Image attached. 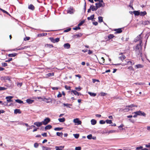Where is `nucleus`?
<instances>
[{
	"instance_id": "obj_1",
	"label": "nucleus",
	"mask_w": 150,
	"mask_h": 150,
	"mask_svg": "<svg viewBox=\"0 0 150 150\" xmlns=\"http://www.w3.org/2000/svg\"><path fill=\"white\" fill-rule=\"evenodd\" d=\"M140 38L141 35H139V36L137 37L134 40V41L135 42L139 40V44L137 45L136 47V49H137L138 50H139L141 47V41H140Z\"/></svg>"
},
{
	"instance_id": "obj_2",
	"label": "nucleus",
	"mask_w": 150,
	"mask_h": 150,
	"mask_svg": "<svg viewBox=\"0 0 150 150\" xmlns=\"http://www.w3.org/2000/svg\"><path fill=\"white\" fill-rule=\"evenodd\" d=\"M50 121V119L48 117L46 118L42 122V124L46 125Z\"/></svg>"
},
{
	"instance_id": "obj_3",
	"label": "nucleus",
	"mask_w": 150,
	"mask_h": 150,
	"mask_svg": "<svg viewBox=\"0 0 150 150\" xmlns=\"http://www.w3.org/2000/svg\"><path fill=\"white\" fill-rule=\"evenodd\" d=\"M49 39L50 41L53 43L58 42L59 40V38H57L55 39H54L53 38H50Z\"/></svg>"
},
{
	"instance_id": "obj_4",
	"label": "nucleus",
	"mask_w": 150,
	"mask_h": 150,
	"mask_svg": "<svg viewBox=\"0 0 150 150\" xmlns=\"http://www.w3.org/2000/svg\"><path fill=\"white\" fill-rule=\"evenodd\" d=\"M73 122L74 123H76V125H80L81 123V121L79 120L78 118L74 119L73 120Z\"/></svg>"
},
{
	"instance_id": "obj_5",
	"label": "nucleus",
	"mask_w": 150,
	"mask_h": 150,
	"mask_svg": "<svg viewBox=\"0 0 150 150\" xmlns=\"http://www.w3.org/2000/svg\"><path fill=\"white\" fill-rule=\"evenodd\" d=\"M132 113H134V115L133 116V117H137L138 115H141V111L139 110V111L134 112Z\"/></svg>"
},
{
	"instance_id": "obj_6",
	"label": "nucleus",
	"mask_w": 150,
	"mask_h": 150,
	"mask_svg": "<svg viewBox=\"0 0 150 150\" xmlns=\"http://www.w3.org/2000/svg\"><path fill=\"white\" fill-rule=\"evenodd\" d=\"M13 97L12 96H6V99L7 101L8 102H12L13 100H11Z\"/></svg>"
},
{
	"instance_id": "obj_7",
	"label": "nucleus",
	"mask_w": 150,
	"mask_h": 150,
	"mask_svg": "<svg viewBox=\"0 0 150 150\" xmlns=\"http://www.w3.org/2000/svg\"><path fill=\"white\" fill-rule=\"evenodd\" d=\"M128 107L130 108V110H132L135 109V107H137V106L134 104H132L128 106Z\"/></svg>"
},
{
	"instance_id": "obj_8",
	"label": "nucleus",
	"mask_w": 150,
	"mask_h": 150,
	"mask_svg": "<svg viewBox=\"0 0 150 150\" xmlns=\"http://www.w3.org/2000/svg\"><path fill=\"white\" fill-rule=\"evenodd\" d=\"M34 124L38 127H39L42 125V122H35L34 123Z\"/></svg>"
},
{
	"instance_id": "obj_9",
	"label": "nucleus",
	"mask_w": 150,
	"mask_h": 150,
	"mask_svg": "<svg viewBox=\"0 0 150 150\" xmlns=\"http://www.w3.org/2000/svg\"><path fill=\"white\" fill-rule=\"evenodd\" d=\"M95 5L97 9L103 6V4L100 2L96 3Z\"/></svg>"
},
{
	"instance_id": "obj_10",
	"label": "nucleus",
	"mask_w": 150,
	"mask_h": 150,
	"mask_svg": "<svg viewBox=\"0 0 150 150\" xmlns=\"http://www.w3.org/2000/svg\"><path fill=\"white\" fill-rule=\"evenodd\" d=\"M114 31H116L115 33H120L122 31L121 28L116 29L114 30Z\"/></svg>"
},
{
	"instance_id": "obj_11",
	"label": "nucleus",
	"mask_w": 150,
	"mask_h": 150,
	"mask_svg": "<svg viewBox=\"0 0 150 150\" xmlns=\"http://www.w3.org/2000/svg\"><path fill=\"white\" fill-rule=\"evenodd\" d=\"M90 8L91 9V10H92V11H96L97 9L96 6L95 7L93 5H91L90 6Z\"/></svg>"
},
{
	"instance_id": "obj_12",
	"label": "nucleus",
	"mask_w": 150,
	"mask_h": 150,
	"mask_svg": "<svg viewBox=\"0 0 150 150\" xmlns=\"http://www.w3.org/2000/svg\"><path fill=\"white\" fill-rule=\"evenodd\" d=\"M64 146H56L55 147L56 150H62L64 148Z\"/></svg>"
},
{
	"instance_id": "obj_13",
	"label": "nucleus",
	"mask_w": 150,
	"mask_h": 150,
	"mask_svg": "<svg viewBox=\"0 0 150 150\" xmlns=\"http://www.w3.org/2000/svg\"><path fill=\"white\" fill-rule=\"evenodd\" d=\"M21 112V111L19 109H16L14 110V113L15 114H17V113L20 114Z\"/></svg>"
},
{
	"instance_id": "obj_14",
	"label": "nucleus",
	"mask_w": 150,
	"mask_h": 150,
	"mask_svg": "<svg viewBox=\"0 0 150 150\" xmlns=\"http://www.w3.org/2000/svg\"><path fill=\"white\" fill-rule=\"evenodd\" d=\"M64 47L66 48L69 49L70 47V45L69 43H66L64 45Z\"/></svg>"
},
{
	"instance_id": "obj_15",
	"label": "nucleus",
	"mask_w": 150,
	"mask_h": 150,
	"mask_svg": "<svg viewBox=\"0 0 150 150\" xmlns=\"http://www.w3.org/2000/svg\"><path fill=\"white\" fill-rule=\"evenodd\" d=\"M26 102L29 104H32L34 100L30 99H27L26 100Z\"/></svg>"
},
{
	"instance_id": "obj_16",
	"label": "nucleus",
	"mask_w": 150,
	"mask_h": 150,
	"mask_svg": "<svg viewBox=\"0 0 150 150\" xmlns=\"http://www.w3.org/2000/svg\"><path fill=\"white\" fill-rule=\"evenodd\" d=\"M71 92L73 93L75 95H77L78 96H79V93L76 90H72L71 91Z\"/></svg>"
},
{
	"instance_id": "obj_17",
	"label": "nucleus",
	"mask_w": 150,
	"mask_h": 150,
	"mask_svg": "<svg viewBox=\"0 0 150 150\" xmlns=\"http://www.w3.org/2000/svg\"><path fill=\"white\" fill-rule=\"evenodd\" d=\"M52 127V126L51 125H48L46 126L45 127V130H46L47 129H50Z\"/></svg>"
},
{
	"instance_id": "obj_18",
	"label": "nucleus",
	"mask_w": 150,
	"mask_h": 150,
	"mask_svg": "<svg viewBox=\"0 0 150 150\" xmlns=\"http://www.w3.org/2000/svg\"><path fill=\"white\" fill-rule=\"evenodd\" d=\"M123 110L125 112H127L129 110H130V108H129L128 107V106H126V108L123 109Z\"/></svg>"
},
{
	"instance_id": "obj_19",
	"label": "nucleus",
	"mask_w": 150,
	"mask_h": 150,
	"mask_svg": "<svg viewBox=\"0 0 150 150\" xmlns=\"http://www.w3.org/2000/svg\"><path fill=\"white\" fill-rule=\"evenodd\" d=\"M134 63L133 61H129L127 62V65H133L134 64Z\"/></svg>"
},
{
	"instance_id": "obj_20",
	"label": "nucleus",
	"mask_w": 150,
	"mask_h": 150,
	"mask_svg": "<svg viewBox=\"0 0 150 150\" xmlns=\"http://www.w3.org/2000/svg\"><path fill=\"white\" fill-rule=\"evenodd\" d=\"M47 35V33H42L39 34L38 35V37H41L43 36H45Z\"/></svg>"
},
{
	"instance_id": "obj_21",
	"label": "nucleus",
	"mask_w": 150,
	"mask_h": 150,
	"mask_svg": "<svg viewBox=\"0 0 150 150\" xmlns=\"http://www.w3.org/2000/svg\"><path fill=\"white\" fill-rule=\"evenodd\" d=\"M28 8L29 9H31L32 10L34 9V7L32 4H30L28 6Z\"/></svg>"
},
{
	"instance_id": "obj_22",
	"label": "nucleus",
	"mask_w": 150,
	"mask_h": 150,
	"mask_svg": "<svg viewBox=\"0 0 150 150\" xmlns=\"http://www.w3.org/2000/svg\"><path fill=\"white\" fill-rule=\"evenodd\" d=\"M91 124L92 125H95L97 122L94 119H92L91 120Z\"/></svg>"
},
{
	"instance_id": "obj_23",
	"label": "nucleus",
	"mask_w": 150,
	"mask_h": 150,
	"mask_svg": "<svg viewBox=\"0 0 150 150\" xmlns=\"http://www.w3.org/2000/svg\"><path fill=\"white\" fill-rule=\"evenodd\" d=\"M94 15H93L91 16L90 17H88L87 18V19L88 20H93V19L94 18Z\"/></svg>"
},
{
	"instance_id": "obj_24",
	"label": "nucleus",
	"mask_w": 150,
	"mask_h": 150,
	"mask_svg": "<svg viewBox=\"0 0 150 150\" xmlns=\"http://www.w3.org/2000/svg\"><path fill=\"white\" fill-rule=\"evenodd\" d=\"M45 46L46 47H49L50 48L53 47V45H52V44H46L45 45Z\"/></svg>"
},
{
	"instance_id": "obj_25",
	"label": "nucleus",
	"mask_w": 150,
	"mask_h": 150,
	"mask_svg": "<svg viewBox=\"0 0 150 150\" xmlns=\"http://www.w3.org/2000/svg\"><path fill=\"white\" fill-rule=\"evenodd\" d=\"M17 55V54L16 53H13V54H9L8 55V56L9 57H14L16 56Z\"/></svg>"
},
{
	"instance_id": "obj_26",
	"label": "nucleus",
	"mask_w": 150,
	"mask_h": 150,
	"mask_svg": "<svg viewBox=\"0 0 150 150\" xmlns=\"http://www.w3.org/2000/svg\"><path fill=\"white\" fill-rule=\"evenodd\" d=\"M88 93L91 96L94 97L96 96V94L95 93H91V92H88Z\"/></svg>"
},
{
	"instance_id": "obj_27",
	"label": "nucleus",
	"mask_w": 150,
	"mask_h": 150,
	"mask_svg": "<svg viewBox=\"0 0 150 150\" xmlns=\"http://www.w3.org/2000/svg\"><path fill=\"white\" fill-rule=\"evenodd\" d=\"M98 21L99 23H101L103 21V18L101 16L98 17Z\"/></svg>"
},
{
	"instance_id": "obj_28",
	"label": "nucleus",
	"mask_w": 150,
	"mask_h": 150,
	"mask_svg": "<svg viewBox=\"0 0 150 150\" xmlns=\"http://www.w3.org/2000/svg\"><path fill=\"white\" fill-rule=\"evenodd\" d=\"M15 101L16 102L18 103H23V101L21 100H20L19 99H16V100H15Z\"/></svg>"
},
{
	"instance_id": "obj_29",
	"label": "nucleus",
	"mask_w": 150,
	"mask_h": 150,
	"mask_svg": "<svg viewBox=\"0 0 150 150\" xmlns=\"http://www.w3.org/2000/svg\"><path fill=\"white\" fill-rule=\"evenodd\" d=\"M120 60L122 61H123L125 58V56L124 55H122L119 57Z\"/></svg>"
},
{
	"instance_id": "obj_30",
	"label": "nucleus",
	"mask_w": 150,
	"mask_h": 150,
	"mask_svg": "<svg viewBox=\"0 0 150 150\" xmlns=\"http://www.w3.org/2000/svg\"><path fill=\"white\" fill-rule=\"evenodd\" d=\"M58 120L60 122H63L65 121V119L64 118H59L58 119Z\"/></svg>"
},
{
	"instance_id": "obj_31",
	"label": "nucleus",
	"mask_w": 150,
	"mask_h": 150,
	"mask_svg": "<svg viewBox=\"0 0 150 150\" xmlns=\"http://www.w3.org/2000/svg\"><path fill=\"white\" fill-rule=\"evenodd\" d=\"M133 13L135 16H138L140 14L139 12L137 11H133Z\"/></svg>"
},
{
	"instance_id": "obj_32",
	"label": "nucleus",
	"mask_w": 150,
	"mask_h": 150,
	"mask_svg": "<svg viewBox=\"0 0 150 150\" xmlns=\"http://www.w3.org/2000/svg\"><path fill=\"white\" fill-rule=\"evenodd\" d=\"M56 134L57 136H60L61 137H62L63 135V134L62 132H57Z\"/></svg>"
},
{
	"instance_id": "obj_33",
	"label": "nucleus",
	"mask_w": 150,
	"mask_h": 150,
	"mask_svg": "<svg viewBox=\"0 0 150 150\" xmlns=\"http://www.w3.org/2000/svg\"><path fill=\"white\" fill-rule=\"evenodd\" d=\"M26 48V47L25 46L23 47H22L19 48H16V49H15L14 50H22L25 49Z\"/></svg>"
},
{
	"instance_id": "obj_34",
	"label": "nucleus",
	"mask_w": 150,
	"mask_h": 150,
	"mask_svg": "<svg viewBox=\"0 0 150 150\" xmlns=\"http://www.w3.org/2000/svg\"><path fill=\"white\" fill-rule=\"evenodd\" d=\"M82 35V34L81 33H79L78 34H76L74 36L76 38L81 37Z\"/></svg>"
},
{
	"instance_id": "obj_35",
	"label": "nucleus",
	"mask_w": 150,
	"mask_h": 150,
	"mask_svg": "<svg viewBox=\"0 0 150 150\" xmlns=\"http://www.w3.org/2000/svg\"><path fill=\"white\" fill-rule=\"evenodd\" d=\"M54 75V73H49L46 75L47 77H50V76H53Z\"/></svg>"
},
{
	"instance_id": "obj_36",
	"label": "nucleus",
	"mask_w": 150,
	"mask_h": 150,
	"mask_svg": "<svg viewBox=\"0 0 150 150\" xmlns=\"http://www.w3.org/2000/svg\"><path fill=\"white\" fill-rule=\"evenodd\" d=\"M114 37V36L112 34H110L108 36V38L109 39L112 38Z\"/></svg>"
},
{
	"instance_id": "obj_37",
	"label": "nucleus",
	"mask_w": 150,
	"mask_h": 150,
	"mask_svg": "<svg viewBox=\"0 0 150 150\" xmlns=\"http://www.w3.org/2000/svg\"><path fill=\"white\" fill-rule=\"evenodd\" d=\"M73 9L69 10L68 11L67 13L70 14H72L73 13Z\"/></svg>"
},
{
	"instance_id": "obj_38",
	"label": "nucleus",
	"mask_w": 150,
	"mask_h": 150,
	"mask_svg": "<svg viewBox=\"0 0 150 150\" xmlns=\"http://www.w3.org/2000/svg\"><path fill=\"white\" fill-rule=\"evenodd\" d=\"M63 129L62 128H60V127H57L55 128L54 129V130L55 131H59Z\"/></svg>"
},
{
	"instance_id": "obj_39",
	"label": "nucleus",
	"mask_w": 150,
	"mask_h": 150,
	"mask_svg": "<svg viewBox=\"0 0 150 150\" xmlns=\"http://www.w3.org/2000/svg\"><path fill=\"white\" fill-rule=\"evenodd\" d=\"M147 14L146 12L145 11L141 12V16H144Z\"/></svg>"
},
{
	"instance_id": "obj_40",
	"label": "nucleus",
	"mask_w": 150,
	"mask_h": 150,
	"mask_svg": "<svg viewBox=\"0 0 150 150\" xmlns=\"http://www.w3.org/2000/svg\"><path fill=\"white\" fill-rule=\"evenodd\" d=\"M73 135L74 137L76 139H78L79 136V134H74Z\"/></svg>"
},
{
	"instance_id": "obj_41",
	"label": "nucleus",
	"mask_w": 150,
	"mask_h": 150,
	"mask_svg": "<svg viewBox=\"0 0 150 150\" xmlns=\"http://www.w3.org/2000/svg\"><path fill=\"white\" fill-rule=\"evenodd\" d=\"M106 122L107 124H111L112 123V122L111 120H106Z\"/></svg>"
},
{
	"instance_id": "obj_42",
	"label": "nucleus",
	"mask_w": 150,
	"mask_h": 150,
	"mask_svg": "<svg viewBox=\"0 0 150 150\" xmlns=\"http://www.w3.org/2000/svg\"><path fill=\"white\" fill-rule=\"evenodd\" d=\"M75 89L77 91H80L81 90V88L79 86L78 87H76Z\"/></svg>"
},
{
	"instance_id": "obj_43",
	"label": "nucleus",
	"mask_w": 150,
	"mask_h": 150,
	"mask_svg": "<svg viewBox=\"0 0 150 150\" xmlns=\"http://www.w3.org/2000/svg\"><path fill=\"white\" fill-rule=\"evenodd\" d=\"M107 94V93H104L103 92H101L100 93V95L102 96H106Z\"/></svg>"
},
{
	"instance_id": "obj_44",
	"label": "nucleus",
	"mask_w": 150,
	"mask_h": 150,
	"mask_svg": "<svg viewBox=\"0 0 150 150\" xmlns=\"http://www.w3.org/2000/svg\"><path fill=\"white\" fill-rule=\"evenodd\" d=\"M87 138L89 139H92V135L91 134H90L87 136Z\"/></svg>"
},
{
	"instance_id": "obj_45",
	"label": "nucleus",
	"mask_w": 150,
	"mask_h": 150,
	"mask_svg": "<svg viewBox=\"0 0 150 150\" xmlns=\"http://www.w3.org/2000/svg\"><path fill=\"white\" fill-rule=\"evenodd\" d=\"M65 88L67 90H70L71 89V87L69 86H65Z\"/></svg>"
},
{
	"instance_id": "obj_46",
	"label": "nucleus",
	"mask_w": 150,
	"mask_h": 150,
	"mask_svg": "<svg viewBox=\"0 0 150 150\" xmlns=\"http://www.w3.org/2000/svg\"><path fill=\"white\" fill-rule=\"evenodd\" d=\"M34 147L35 148H38V144L37 143H35L34 144Z\"/></svg>"
},
{
	"instance_id": "obj_47",
	"label": "nucleus",
	"mask_w": 150,
	"mask_h": 150,
	"mask_svg": "<svg viewBox=\"0 0 150 150\" xmlns=\"http://www.w3.org/2000/svg\"><path fill=\"white\" fill-rule=\"evenodd\" d=\"M99 123L100 124H103L105 123V122L103 120H101L100 121Z\"/></svg>"
},
{
	"instance_id": "obj_48",
	"label": "nucleus",
	"mask_w": 150,
	"mask_h": 150,
	"mask_svg": "<svg viewBox=\"0 0 150 150\" xmlns=\"http://www.w3.org/2000/svg\"><path fill=\"white\" fill-rule=\"evenodd\" d=\"M84 23V21H82L78 25L79 26L83 24Z\"/></svg>"
},
{
	"instance_id": "obj_49",
	"label": "nucleus",
	"mask_w": 150,
	"mask_h": 150,
	"mask_svg": "<svg viewBox=\"0 0 150 150\" xmlns=\"http://www.w3.org/2000/svg\"><path fill=\"white\" fill-rule=\"evenodd\" d=\"M135 67L136 68H138L141 67V64H139L135 66Z\"/></svg>"
},
{
	"instance_id": "obj_50",
	"label": "nucleus",
	"mask_w": 150,
	"mask_h": 150,
	"mask_svg": "<svg viewBox=\"0 0 150 150\" xmlns=\"http://www.w3.org/2000/svg\"><path fill=\"white\" fill-rule=\"evenodd\" d=\"M129 6L132 8L134 10V8L132 6V2H131L130 3L129 5Z\"/></svg>"
},
{
	"instance_id": "obj_51",
	"label": "nucleus",
	"mask_w": 150,
	"mask_h": 150,
	"mask_svg": "<svg viewBox=\"0 0 150 150\" xmlns=\"http://www.w3.org/2000/svg\"><path fill=\"white\" fill-rule=\"evenodd\" d=\"M149 23V21H145L142 23V24L144 25H146L148 24Z\"/></svg>"
},
{
	"instance_id": "obj_52",
	"label": "nucleus",
	"mask_w": 150,
	"mask_h": 150,
	"mask_svg": "<svg viewBox=\"0 0 150 150\" xmlns=\"http://www.w3.org/2000/svg\"><path fill=\"white\" fill-rule=\"evenodd\" d=\"M81 147L80 146H78L76 147L75 149V150H81Z\"/></svg>"
},
{
	"instance_id": "obj_53",
	"label": "nucleus",
	"mask_w": 150,
	"mask_h": 150,
	"mask_svg": "<svg viewBox=\"0 0 150 150\" xmlns=\"http://www.w3.org/2000/svg\"><path fill=\"white\" fill-rule=\"evenodd\" d=\"M6 88L4 87H0V91H2L6 89Z\"/></svg>"
},
{
	"instance_id": "obj_54",
	"label": "nucleus",
	"mask_w": 150,
	"mask_h": 150,
	"mask_svg": "<svg viewBox=\"0 0 150 150\" xmlns=\"http://www.w3.org/2000/svg\"><path fill=\"white\" fill-rule=\"evenodd\" d=\"M73 30H79V29H80V28L78 26V27H76V28H73Z\"/></svg>"
},
{
	"instance_id": "obj_55",
	"label": "nucleus",
	"mask_w": 150,
	"mask_h": 150,
	"mask_svg": "<svg viewBox=\"0 0 150 150\" xmlns=\"http://www.w3.org/2000/svg\"><path fill=\"white\" fill-rule=\"evenodd\" d=\"M116 132V131L115 130H110L109 132V133H115Z\"/></svg>"
},
{
	"instance_id": "obj_56",
	"label": "nucleus",
	"mask_w": 150,
	"mask_h": 150,
	"mask_svg": "<svg viewBox=\"0 0 150 150\" xmlns=\"http://www.w3.org/2000/svg\"><path fill=\"white\" fill-rule=\"evenodd\" d=\"M2 65L4 67H6L7 65V64L6 63H2Z\"/></svg>"
},
{
	"instance_id": "obj_57",
	"label": "nucleus",
	"mask_w": 150,
	"mask_h": 150,
	"mask_svg": "<svg viewBox=\"0 0 150 150\" xmlns=\"http://www.w3.org/2000/svg\"><path fill=\"white\" fill-rule=\"evenodd\" d=\"M71 30V28H69L66 30H64V31L65 32H67Z\"/></svg>"
},
{
	"instance_id": "obj_58",
	"label": "nucleus",
	"mask_w": 150,
	"mask_h": 150,
	"mask_svg": "<svg viewBox=\"0 0 150 150\" xmlns=\"http://www.w3.org/2000/svg\"><path fill=\"white\" fill-rule=\"evenodd\" d=\"M30 38L29 37H26L24 39V40L25 41L28 40H29Z\"/></svg>"
},
{
	"instance_id": "obj_59",
	"label": "nucleus",
	"mask_w": 150,
	"mask_h": 150,
	"mask_svg": "<svg viewBox=\"0 0 150 150\" xmlns=\"http://www.w3.org/2000/svg\"><path fill=\"white\" fill-rule=\"evenodd\" d=\"M52 89L53 90H58V88L57 87H52Z\"/></svg>"
},
{
	"instance_id": "obj_60",
	"label": "nucleus",
	"mask_w": 150,
	"mask_h": 150,
	"mask_svg": "<svg viewBox=\"0 0 150 150\" xmlns=\"http://www.w3.org/2000/svg\"><path fill=\"white\" fill-rule=\"evenodd\" d=\"M22 83H18L17 84V86H18L21 87L22 86Z\"/></svg>"
},
{
	"instance_id": "obj_61",
	"label": "nucleus",
	"mask_w": 150,
	"mask_h": 150,
	"mask_svg": "<svg viewBox=\"0 0 150 150\" xmlns=\"http://www.w3.org/2000/svg\"><path fill=\"white\" fill-rule=\"evenodd\" d=\"M42 135L43 137H46L47 136L46 133H44L43 134H42Z\"/></svg>"
},
{
	"instance_id": "obj_62",
	"label": "nucleus",
	"mask_w": 150,
	"mask_h": 150,
	"mask_svg": "<svg viewBox=\"0 0 150 150\" xmlns=\"http://www.w3.org/2000/svg\"><path fill=\"white\" fill-rule=\"evenodd\" d=\"M63 105L64 106H66L67 107H68L69 105H70L69 104H68V103H67V104L64 103Z\"/></svg>"
},
{
	"instance_id": "obj_63",
	"label": "nucleus",
	"mask_w": 150,
	"mask_h": 150,
	"mask_svg": "<svg viewBox=\"0 0 150 150\" xmlns=\"http://www.w3.org/2000/svg\"><path fill=\"white\" fill-rule=\"evenodd\" d=\"M93 24L95 25H97L98 24V23L97 22H93Z\"/></svg>"
},
{
	"instance_id": "obj_64",
	"label": "nucleus",
	"mask_w": 150,
	"mask_h": 150,
	"mask_svg": "<svg viewBox=\"0 0 150 150\" xmlns=\"http://www.w3.org/2000/svg\"><path fill=\"white\" fill-rule=\"evenodd\" d=\"M62 94L59 92V94L57 95V97L58 98H59V97H62Z\"/></svg>"
}]
</instances>
